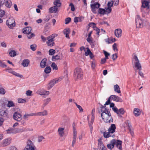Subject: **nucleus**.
<instances>
[{
	"instance_id": "aec40b11",
	"label": "nucleus",
	"mask_w": 150,
	"mask_h": 150,
	"mask_svg": "<svg viewBox=\"0 0 150 150\" xmlns=\"http://www.w3.org/2000/svg\"><path fill=\"white\" fill-rule=\"evenodd\" d=\"M57 132L59 135L61 137H63L64 134V128L59 127L58 128Z\"/></svg>"
},
{
	"instance_id": "b1692460",
	"label": "nucleus",
	"mask_w": 150,
	"mask_h": 150,
	"mask_svg": "<svg viewBox=\"0 0 150 150\" xmlns=\"http://www.w3.org/2000/svg\"><path fill=\"white\" fill-rule=\"evenodd\" d=\"M0 115L4 117H8V113L7 112L2 109L0 110Z\"/></svg>"
},
{
	"instance_id": "7c9ffc66",
	"label": "nucleus",
	"mask_w": 150,
	"mask_h": 150,
	"mask_svg": "<svg viewBox=\"0 0 150 150\" xmlns=\"http://www.w3.org/2000/svg\"><path fill=\"white\" fill-rule=\"evenodd\" d=\"M54 6L59 7L61 5L60 0H54Z\"/></svg>"
},
{
	"instance_id": "e2e57ef3",
	"label": "nucleus",
	"mask_w": 150,
	"mask_h": 150,
	"mask_svg": "<svg viewBox=\"0 0 150 150\" xmlns=\"http://www.w3.org/2000/svg\"><path fill=\"white\" fill-rule=\"evenodd\" d=\"M69 6L71 7V11H74L75 10V8H74V6L72 3H70V4L69 5Z\"/></svg>"
},
{
	"instance_id": "9d476101",
	"label": "nucleus",
	"mask_w": 150,
	"mask_h": 150,
	"mask_svg": "<svg viewBox=\"0 0 150 150\" xmlns=\"http://www.w3.org/2000/svg\"><path fill=\"white\" fill-rule=\"evenodd\" d=\"M27 145L23 150H35V146L32 142L28 140L27 142Z\"/></svg>"
},
{
	"instance_id": "603ef678",
	"label": "nucleus",
	"mask_w": 150,
	"mask_h": 150,
	"mask_svg": "<svg viewBox=\"0 0 150 150\" xmlns=\"http://www.w3.org/2000/svg\"><path fill=\"white\" fill-rule=\"evenodd\" d=\"M114 4V2L112 1H111L108 2V7H111L112 6L113 4Z\"/></svg>"
},
{
	"instance_id": "4468645a",
	"label": "nucleus",
	"mask_w": 150,
	"mask_h": 150,
	"mask_svg": "<svg viewBox=\"0 0 150 150\" xmlns=\"http://www.w3.org/2000/svg\"><path fill=\"white\" fill-rule=\"evenodd\" d=\"M100 5V4L98 3L91 5L92 11L93 13H97V11L99 8Z\"/></svg>"
},
{
	"instance_id": "680f3d73",
	"label": "nucleus",
	"mask_w": 150,
	"mask_h": 150,
	"mask_svg": "<svg viewBox=\"0 0 150 150\" xmlns=\"http://www.w3.org/2000/svg\"><path fill=\"white\" fill-rule=\"evenodd\" d=\"M5 14V12L4 10H0V17H2L4 16Z\"/></svg>"
},
{
	"instance_id": "09e8293b",
	"label": "nucleus",
	"mask_w": 150,
	"mask_h": 150,
	"mask_svg": "<svg viewBox=\"0 0 150 150\" xmlns=\"http://www.w3.org/2000/svg\"><path fill=\"white\" fill-rule=\"evenodd\" d=\"M99 13L100 14H103L105 13V10L103 8H99L98 11Z\"/></svg>"
},
{
	"instance_id": "79ce46f5",
	"label": "nucleus",
	"mask_w": 150,
	"mask_h": 150,
	"mask_svg": "<svg viewBox=\"0 0 150 150\" xmlns=\"http://www.w3.org/2000/svg\"><path fill=\"white\" fill-rule=\"evenodd\" d=\"M14 106V104L12 101H8L7 104V106L8 107H13Z\"/></svg>"
},
{
	"instance_id": "f3484780",
	"label": "nucleus",
	"mask_w": 150,
	"mask_h": 150,
	"mask_svg": "<svg viewBox=\"0 0 150 150\" xmlns=\"http://www.w3.org/2000/svg\"><path fill=\"white\" fill-rule=\"evenodd\" d=\"M116 141L115 139L112 140L110 142V143L107 144L108 148L109 149H112L114 146Z\"/></svg>"
},
{
	"instance_id": "473e14b6",
	"label": "nucleus",
	"mask_w": 150,
	"mask_h": 150,
	"mask_svg": "<svg viewBox=\"0 0 150 150\" xmlns=\"http://www.w3.org/2000/svg\"><path fill=\"white\" fill-rule=\"evenodd\" d=\"M35 116L34 113L30 114H26L23 116V119L25 120H27L29 117Z\"/></svg>"
},
{
	"instance_id": "7ed1b4c3",
	"label": "nucleus",
	"mask_w": 150,
	"mask_h": 150,
	"mask_svg": "<svg viewBox=\"0 0 150 150\" xmlns=\"http://www.w3.org/2000/svg\"><path fill=\"white\" fill-rule=\"evenodd\" d=\"M116 126L114 124L111 125L108 130V132H105L103 133V136L105 138H108L110 137L113 138L115 135L113 134L115 132Z\"/></svg>"
},
{
	"instance_id": "2eb2a0df",
	"label": "nucleus",
	"mask_w": 150,
	"mask_h": 150,
	"mask_svg": "<svg viewBox=\"0 0 150 150\" xmlns=\"http://www.w3.org/2000/svg\"><path fill=\"white\" fill-rule=\"evenodd\" d=\"M11 138L10 137L4 139L1 142L2 146L5 147L9 145L11 143Z\"/></svg>"
},
{
	"instance_id": "5fc2aeb1",
	"label": "nucleus",
	"mask_w": 150,
	"mask_h": 150,
	"mask_svg": "<svg viewBox=\"0 0 150 150\" xmlns=\"http://www.w3.org/2000/svg\"><path fill=\"white\" fill-rule=\"evenodd\" d=\"M18 102L19 103H24L26 102V100L22 98H19L18 99Z\"/></svg>"
},
{
	"instance_id": "ea45409f",
	"label": "nucleus",
	"mask_w": 150,
	"mask_h": 150,
	"mask_svg": "<svg viewBox=\"0 0 150 150\" xmlns=\"http://www.w3.org/2000/svg\"><path fill=\"white\" fill-rule=\"evenodd\" d=\"M13 75L15 76H17L20 78H22L23 77V76L22 75L20 74H19L16 72V71H13L12 74Z\"/></svg>"
},
{
	"instance_id": "9b49d317",
	"label": "nucleus",
	"mask_w": 150,
	"mask_h": 150,
	"mask_svg": "<svg viewBox=\"0 0 150 150\" xmlns=\"http://www.w3.org/2000/svg\"><path fill=\"white\" fill-rule=\"evenodd\" d=\"M6 131L8 134H14L22 132L21 130L19 128L13 129L10 128L6 130Z\"/></svg>"
},
{
	"instance_id": "39448f33",
	"label": "nucleus",
	"mask_w": 150,
	"mask_h": 150,
	"mask_svg": "<svg viewBox=\"0 0 150 150\" xmlns=\"http://www.w3.org/2000/svg\"><path fill=\"white\" fill-rule=\"evenodd\" d=\"M132 62L134 64V67L136 68L135 72H137V70H142V67L136 55H134L132 59Z\"/></svg>"
},
{
	"instance_id": "de8ad7c7",
	"label": "nucleus",
	"mask_w": 150,
	"mask_h": 150,
	"mask_svg": "<svg viewBox=\"0 0 150 150\" xmlns=\"http://www.w3.org/2000/svg\"><path fill=\"white\" fill-rule=\"evenodd\" d=\"M7 150H18L17 148L15 146H12L9 147Z\"/></svg>"
},
{
	"instance_id": "393cba45",
	"label": "nucleus",
	"mask_w": 150,
	"mask_h": 150,
	"mask_svg": "<svg viewBox=\"0 0 150 150\" xmlns=\"http://www.w3.org/2000/svg\"><path fill=\"white\" fill-rule=\"evenodd\" d=\"M35 116H45L47 115V113L46 110H44L42 112L34 113Z\"/></svg>"
},
{
	"instance_id": "1a4fd4ad",
	"label": "nucleus",
	"mask_w": 150,
	"mask_h": 150,
	"mask_svg": "<svg viewBox=\"0 0 150 150\" xmlns=\"http://www.w3.org/2000/svg\"><path fill=\"white\" fill-rule=\"evenodd\" d=\"M6 24L10 28L13 29V27L15 26V24L14 20L13 17H11L7 20Z\"/></svg>"
},
{
	"instance_id": "0eeeda50",
	"label": "nucleus",
	"mask_w": 150,
	"mask_h": 150,
	"mask_svg": "<svg viewBox=\"0 0 150 150\" xmlns=\"http://www.w3.org/2000/svg\"><path fill=\"white\" fill-rule=\"evenodd\" d=\"M57 36V35L55 34H53L47 37V41L46 42L48 46H52L54 45V38Z\"/></svg>"
},
{
	"instance_id": "c85d7f7f",
	"label": "nucleus",
	"mask_w": 150,
	"mask_h": 150,
	"mask_svg": "<svg viewBox=\"0 0 150 150\" xmlns=\"http://www.w3.org/2000/svg\"><path fill=\"white\" fill-rule=\"evenodd\" d=\"M70 32V30L68 28L65 29L63 30V33L65 35V36L67 38H69V34Z\"/></svg>"
},
{
	"instance_id": "cd10ccee",
	"label": "nucleus",
	"mask_w": 150,
	"mask_h": 150,
	"mask_svg": "<svg viewBox=\"0 0 150 150\" xmlns=\"http://www.w3.org/2000/svg\"><path fill=\"white\" fill-rule=\"evenodd\" d=\"M47 59H43L41 62L40 66L41 68H43L45 67L47 64Z\"/></svg>"
},
{
	"instance_id": "052dcab7",
	"label": "nucleus",
	"mask_w": 150,
	"mask_h": 150,
	"mask_svg": "<svg viewBox=\"0 0 150 150\" xmlns=\"http://www.w3.org/2000/svg\"><path fill=\"white\" fill-rule=\"evenodd\" d=\"M111 11V8L108 7L105 10V13H110Z\"/></svg>"
},
{
	"instance_id": "bb28decb",
	"label": "nucleus",
	"mask_w": 150,
	"mask_h": 150,
	"mask_svg": "<svg viewBox=\"0 0 150 150\" xmlns=\"http://www.w3.org/2000/svg\"><path fill=\"white\" fill-rule=\"evenodd\" d=\"M30 63V61L28 59L23 60L21 63L22 65L24 67H27Z\"/></svg>"
},
{
	"instance_id": "e433bc0d",
	"label": "nucleus",
	"mask_w": 150,
	"mask_h": 150,
	"mask_svg": "<svg viewBox=\"0 0 150 150\" xmlns=\"http://www.w3.org/2000/svg\"><path fill=\"white\" fill-rule=\"evenodd\" d=\"M9 54L10 56L11 57H14L16 55V53L14 50H12L10 51L9 53Z\"/></svg>"
},
{
	"instance_id": "dca6fc26",
	"label": "nucleus",
	"mask_w": 150,
	"mask_h": 150,
	"mask_svg": "<svg viewBox=\"0 0 150 150\" xmlns=\"http://www.w3.org/2000/svg\"><path fill=\"white\" fill-rule=\"evenodd\" d=\"M114 34L115 36L117 38H120L122 36V30L121 29L118 28L115 30Z\"/></svg>"
},
{
	"instance_id": "f8f14e48",
	"label": "nucleus",
	"mask_w": 150,
	"mask_h": 150,
	"mask_svg": "<svg viewBox=\"0 0 150 150\" xmlns=\"http://www.w3.org/2000/svg\"><path fill=\"white\" fill-rule=\"evenodd\" d=\"M13 118L17 121H20L23 118L22 115L20 113L15 112L13 115Z\"/></svg>"
},
{
	"instance_id": "864d4df0",
	"label": "nucleus",
	"mask_w": 150,
	"mask_h": 150,
	"mask_svg": "<svg viewBox=\"0 0 150 150\" xmlns=\"http://www.w3.org/2000/svg\"><path fill=\"white\" fill-rule=\"evenodd\" d=\"M87 50L85 52V54L86 56H88L89 55L90 53L91 52V51H90L89 48L88 47L86 48Z\"/></svg>"
},
{
	"instance_id": "58836bf2",
	"label": "nucleus",
	"mask_w": 150,
	"mask_h": 150,
	"mask_svg": "<svg viewBox=\"0 0 150 150\" xmlns=\"http://www.w3.org/2000/svg\"><path fill=\"white\" fill-rule=\"evenodd\" d=\"M117 44L116 43H114L112 46L113 50L114 52H117L118 51V49L117 48Z\"/></svg>"
},
{
	"instance_id": "4c0bfd02",
	"label": "nucleus",
	"mask_w": 150,
	"mask_h": 150,
	"mask_svg": "<svg viewBox=\"0 0 150 150\" xmlns=\"http://www.w3.org/2000/svg\"><path fill=\"white\" fill-rule=\"evenodd\" d=\"M82 18L81 17H75L74 18V21L75 23H77L78 22H81Z\"/></svg>"
},
{
	"instance_id": "f257e3e1",
	"label": "nucleus",
	"mask_w": 150,
	"mask_h": 150,
	"mask_svg": "<svg viewBox=\"0 0 150 150\" xmlns=\"http://www.w3.org/2000/svg\"><path fill=\"white\" fill-rule=\"evenodd\" d=\"M101 116L103 120L106 123L113 122V119L112 117L110 111L105 107L101 108Z\"/></svg>"
},
{
	"instance_id": "2f4dec72",
	"label": "nucleus",
	"mask_w": 150,
	"mask_h": 150,
	"mask_svg": "<svg viewBox=\"0 0 150 150\" xmlns=\"http://www.w3.org/2000/svg\"><path fill=\"white\" fill-rule=\"evenodd\" d=\"M110 98L113 100L116 101H118L119 100V98L117 96L115 95H112L110 97Z\"/></svg>"
},
{
	"instance_id": "a19ab883",
	"label": "nucleus",
	"mask_w": 150,
	"mask_h": 150,
	"mask_svg": "<svg viewBox=\"0 0 150 150\" xmlns=\"http://www.w3.org/2000/svg\"><path fill=\"white\" fill-rule=\"evenodd\" d=\"M125 112V111L124 110V109L123 108H121L119 110H118V114H117V115L118 116L121 117V116L120 115V114L122 115H123L124 114Z\"/></svg>"
},
{
	"instance_id": "423d86ee",
	"label": "nucleus",
	"mask_w": 150,
	"mask_h": 150,
	"mask_svg": "<svg viewBox=\"0 0 150 150\" xmlns=\"http://www.w3.org/2000/svg\"><path fill=\"white\" fill-rule=\"evenodd\" d=\"M74 76L75 78L76 79H82L83 76L82 69L79 67L76 68L74 70Z\"/></svg>"
},
{
	"instance_id": "f03ea898",
	"label": "nucleus",
	"mask_w": 150,
	"mask_h": 150,
	"mask_svg": "<svg viewBox=\"0 0 150 150\" xmlns=\"http://www.w3.org/2000/svg\"><path fill=\"white\" fill-rule=\"evenodd\" d=\"M135 24L136 28L139 29L145 26L148 24V22L146 20L141 18L139 15H137L135 17Z\"/></svg>"
},
{
	"instance_id": "6e6552de",
	"label": "nucleus",
	"mask_w": 150,
	"mask_h": 150,
	"mask_svg": "<svg viewBox=\"0 0 150 150\" xmlns=\"http://www.w3.org/2000/svg\"><path fill=\"white\" fill-rule=\"evenodd\" d=\"M63 79V77H61L51 81L48 84V89L51 88L56 83L61 81Z\"/></svg>"
},
{
	"instance_id": "a878e982",
	"label": "nucleus",
	"mask_w": 150,
	"mask_h": 150,
	"mask_svg": "<svg viewBox=\"0 0 150 150\" xmlns=\"http://www.w3.org/2000/svg\"><path fill=\"white\" fill-rule=\"evenodd\" d=\"M116 140V141L115 143L116 146L118 148V149L119 150H122V141L119 140Z\"/></svg>"
},
{
	"instance_id": "412c9836",
	"label": "nucleus",
	"mask_w": 150,
	"mask_h": 150,
	"mask_svg": "<svg viewBox=\"0 0 150 150\" xmlns=\"http://www.w3.org/2000/svg\"><path fill=\"white\" fill-rule=\"evenodd\" d=\"M98 147L100 150H105L106 148L103 145V142L100 139H98Z\"/></svg>"
},
{
	"instance_id": "6ab92c4d",
	"label": "nucleus",
	"mask_w": 150,
	"mask_h": 150,
	"mask_svg": "<svg viewBox=\"0 0 150 150\" xmlns=\"http://www.w3.org/2000/svg\"><path fill=\"white\" fill-rule=\"evenodd\" d=\"M32 28L30 27H27L23 30V32L25 34H29L31 33Z\"/></svg>"
},
{
	"instance_id": "13d9d810",
	"label": "nucleus",
	"mask_w": 150,
	"mask_h": 150,
	"mask_svg": "<svg viewBox=\"0 0 150 150\" xmlns=\"http://www.w3.org/2000/svg\"><path fill=\"white\" fill-rule=\"evenodd\" d=\"M117 58V54L116 53L113 54L112 55V58L113 60H115Z\"/></svg>"
},
{
	"instance_id": "6e6d98bb",
	"label": "nucleus",
	"mask_w": 150,
	"mask_h": 150,
	"mask_svg": "<svg viewBox=\"0 0 150 150\" xmlns=\"http://www.w3.org/2000/svg\"><path fill=\"white\" fill-rule=\"evenodd\" d=\"M95 117L94 116H92V117L91 119V121H88V124L90 125H92L94 119Z\"/></svg>"
},
{
	"instance_id": "3c124183",
	"label": "nucleus",
	"mask_w": 150,
	"mask_h": 150,
	"mask_svg": "<svg viewBox=\"0 0 150 150\" xmlns=\"http://www.w3.org/2000/svg\"><path fill=\"white\" fill-rule=\"evenodd\" d=\"M33 92L30 90H28L26 91V94L27 96H32V93Z\"/></svg>"
},
{
	"instance_id": "338daca9",
	"label": "nucleus",
	"mask_w": 150,
	"mask_h": 150,
	"mask_svg": "<svg viewBox=\"0 0 150 150\" xmlns=\"http://www.w3.org/2000/svg\"><path fill=\"white\" fill-rule=\"evenodd\" d=\"M36 46L35 45H33L30 46V47L31 50L33 51H35L36 49Z\"/></svg>"
},
{
	"instance_id": "72a5a7b5",
	"label": "nucleus",
	"mask_w": 150,
	"mask_h": 150,
	"mask_svg": "<svg viewBox=\"0 0 150 150\" xmlns=\"http://www.w3.org/2000/svg\"><path fill=\"white\" fill-rule=\"evenodd\" d=\"M50 100L51 99L50 98H47L46 99L44 100L42 107H44L46 106L50 101Z\"/></svg>"
},
{
	"instance_id": "4be33fe9",
	"label": "nucleus",
	"mask_w": 150,
	"mask_h": 150,
	"mask_svg": "<svg viewBox=\"0 0 150 150\" xmlns=\"http://www.w3.org/2000/svg\"><path fill=\"white\" fill-rule=\"evenodd\" d=\"M58 7L56 6H54L49 9V12L50 13H56L58 12Z\"/></svg>"
},
{
	"instance_id": "4d7b16f0",
	"label": "nucleus",
	"mask_w": 150,
	"mask_h": 150,
	"mask_svg": "<svg viewBox=\"0 0 150 150\" xmlns=\"http://www.w3.org/2000/svg\"><path fill=\"white\" fill-rule=\"evenodd\" d=\"M27 37L28 39H30L34 37L35 35V34L33 33H31V34L30 35L29 34H28Z\"/></svg>"
},
{
	"instance_id": "0e129e2a",
	"label": "nucleus",
	"mask_w": 150,
	"mask_h": 150,
	"mask_svg": "<svg viewBox=\"0 0 150 150\" xmlns=\"http://www.w3.org/2000/svg\"><path fill=\"white\" fill-rule=\"evenodd\" d=\"M71 21V18H67L65 20V24H67Z\"/></svg>"
},
{
	"instance_id": "f704fd0d",
	"label": "nucleus",
	"mask_w": 150,
	"mask_h": 150,
	"mask_svg": "<svg viewBox=\"0 0 150 150\" xmlns=\"http://www.w3.org/2000/svg\"><path fill=\"white\" fill-rule=\"evenodd\" d=\"M114 91L118 93H120V88L119 86L117 84L115 85L114 86Z\"/></svg>"
},
{
	"instance_id": "20e7f679",
	"label": "nucleus",
	"mask_w": 150,
	"mask_h": 150,
	"mask_svg": "<svg viewBox=\"0 0 150 150\" xmlns=\"http://www.w3.org/2000/svg\"><path fill=\"white\" fill-rule=\"evenodd\" d=\"M150 1L149 0L142 1L141 11L143 13L148 14L149 12L150 8Z\"/></svg>"
},
{
	"instance_id": "5701e85b",
	"label": "nucleus",
	"mask_w": 150,
	"mask_h": 150,
	"mask_svg": "<svg viewBox=\"0 0 150 150\" xmlns=\"http://www.w3.org/2000/svg\"><path fill=\"white\" fill-rule=\"evenodd\" d=\"M37 93L39 95H48L50 94V92L49 91H42V90L40 89L38 90L37 91Z\"/></svg>"
},
{
	"instance_id": "69168bd1",
	"label": "nucleus",
	"mask_w": 150,
	"mask_h": 150,
	"mask_svg": "<svg viewBox=\"0 0 150 150\" xmlns=\"http://www.w3.org/2000/svg\"><path fill=\"white\" fill-rule=\"evenodd\" d=\"M108 59H106V58H104L101 59V64H104L106 62V60Z\"/></svg>"
},
{
	"instance_id": "bf43d9fd",
	"label": "nucleus",
	"mask_w": 150,
	"mask_h": 150,
	"mask_svg": "<svg viewBox=\"0 0 150 150\" xmlns=\"http://www.w3.org/2000/svg\"><path fill=\"white\" fill-rule=\"evenodd\" d=\"M75 104L76 107L79 109V110L80 111V112H83V110L81 107L80 105L77 104L76 103H75Z\"/></svg>"
},
{
	"instance_id": "774afa93",
	"label": "nucleus",
	"mask_w": 150,
	"mask_h": 150,
	"mask_svg": "<svg viewBox=\"0 0 150 150\" xmlns=\"http://www.w3.org/2000/svg\"><path fill=\"white\" fill-rule=\"evenodd\" d=\"M0 66L4 68L6 67V65L4 64L1 61H0Z\"/></svg>"
},
{
	"instance_id": "c9c22d12",
	"label": "nucleus",
	"mask_w": 150,
	"mask_h": 150,
	"mask_svg": "<svg viewBox=\"0 0 150 150\" xmlns=\"http://www.w3.org/2000/svg\"><path fill=\"white\" fill-rule=\"evenodd\" d=\"M51 71V69L50 67H46L44 69V72L46 74L50 73Z\"/></svg>"
},
{
	"instance_id": "a18cd8bd",
	"label": "nucleus",
	"mask_w": 150,
	"mask_h": 150,
	"mask_svg": "<svg viewBox=\"0 0 150 150\" xmlns=\"http://www.w3.org/2000/svg\"><path fill=\"white\" fill-rule=\"evenodd\" d=\"M6 93L5 90L2 87L0 88V95H4Z\"/></svg>"
},
{
	"instance_id": "49530a36",
	"label": "nucleus",
	"mask_w": 150,
	"mask_h": 150,
	"mask_svg": "<svg viewBox=\"0 0 150 150\" xmlns=\"http://www.w3.org/2000/svg\"><path fill=\"white\" fill-rule=\"evenodd\" d=\"M103 52L105 55V58H106V59H108V57L110 56V53H108L106 51L104 50H103Z\"/></svg>"
},
{
	"instance_id": "c756f323",
	"label": "nucleus",
	"mask_w": 150,
	"mask_h": 150,
	"mask_svg": "<svg viewBox=\"0 0 150 150\" xmlns=\"http://www.w3.org/2000/svg\"><path fill=\"white\" fill-rule=\"evenodd\" d=\"M52 60L53 62H55L58 60H60V56L59 55H56L53 56L52 58Z\"/></svg>"
},
{
	"instance_id": "8fccbe9b",
	"label": "nucleus",
	"mask_w": 150,
	"mask_h": 150,
	"mask_svg": "<svg viewBox=\"0 0 150 150\" xmlns=\"http://www.w3.org/2000/svg\"><path fill=\"white\" fill-rule=\"evenodd\" d=\"M96 67V64L94 62H91V68L93 70L95 69Z\"/></svg>"
},
{
	"instance_id": "c03bdc74",
	"label": "nucleus",
	"mask_w": 150,
	"mask_h": 150,
	"mask_svg": "<svg viewBox=\"0 0 150 150\" xmlns=\"http://www.w3.org/2000/svg\"><path fill=\"white\" fill-rule=\"evenodd\" d=\"M51 66L53 70H57L58 69L57 66L54 62L52 63V64L51 65Z\"/></svg>"
},
{
	"instance_id": "a211bd4d",
	"label": "nucleus",
	"mask_w": 150,
	"mask_h": 150,
	"mask_svg": "<svg viewBox=\"0 0 150 150\" xmlns=\"http://www.w3.org/2000/svg\"><path fill=\"white\" fill-rule=\"evenodd\" d=\"M133 113L135 117H139L141 114V111L138 108H135L133 110Z\"/></svg>"
},
{
	"instance_id": "ddd939ff",
	"label": "nucleus",
	"mask_w": 150,
	"mask_h": 150,
	"mask_svg": "<svg viewBox=\"0 0 150 150\" xmlns=\"http://www.w3.org/2000/svg\"><path fill=\"white\" fill-rule=\"evenodd\" d=\"M77 132L76 130V129L74 127H73V137L72 139V146H73L74 144H75L76 140V138L77 137Z\"/></svg>"
},
{
	"instance_id": "37998d69",
	"label": "nucleus",
	"mask_w": 150,
	"mask_h": 150,
	"mask_svg": "<svg viewBox=\"0 0 150 150\" xmlns=\"http://www.w3.org/2000/svg\"><path fill=\"white\" fill-rule=\"evenodd\" d=\"M55 52V50L53 49H51L49 50V54L50 55H53Z\"/></svg>"
}]
</instances>
